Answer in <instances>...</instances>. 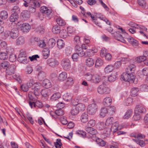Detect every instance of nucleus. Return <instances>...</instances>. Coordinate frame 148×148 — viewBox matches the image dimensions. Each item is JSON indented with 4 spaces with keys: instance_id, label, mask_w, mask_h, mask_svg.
Wrapping results in <instances>:
<instances>
[{
    "instance_id": "473e14b6",
    "label": "nucleus",
    "mask_w": 148,
    "mask_h": 148,
    "mask_svg": "<svg viewBox=\"0 0 148 148\" xmlns=\"http://www.w3.org/2000/svg\"><path fill=\"white\" fill-rule=\"evenodd\" d=\"M117 75V74L116 72H113L108 77V81L110 82L114 81L116 80Z\"/></svg>"
},
{
    "instance_id": "393cba45",
    "label": "nucleus",
    "mask_w": 148,
    "mask_h": 148,
    "mask_svg": "<svg viewBox=\"0 0 148 148\" xmlns=\"http://www.w3.org/2000/svg\"><path fill=\"white\" fill-rule=\"evenodd\" d=\"M93 140L96 141L99 146L103 147L105 146L106 145V143L103 140L100 138H97L96 137Z\"/></svg>"
},
{
    "instance_id": "b1692460",
    "label": "nucleus",
    "mask_w": 148,
    "mask_h": 148,
    "mask_svg": "<svg viewBox=\"0 0 148 148\" xmlns=\"http://www.w3.org/2000/svg\"><path fill=\"white\" fill-rule=\"evenodd\" d=\"M97 52V51L96 49H88L85 53V55L88 57H92L93 56L94 53Z\"/></svg>"
},
{
    "instance_id": "0e129e2a",
    "label": "nucleus",
    "mask_w": 148,
    "mask_h": 148,
    "mask_svg": "<svg viewBox=\"0 0 148 148\" xmlns=\"http://www.w3.org/2000/svg\"><path fill=\"white\" fill-rule=\"evenodd\" d=\"M9 64V63L8 62L4 61L3 62L0 64V66L3 69H7Z\"/></svg>"
},
{
    "instance_id": "2eb2a0df",
    "label": "nucleus",
    "mask_w": 148,
    "mask_h": 148,
    "mask_svg": "<svg viewBox=\"0 0 148 148\" xmlns=\"http://www.w3.org/2000/svg\"><path fill=\"white\" fill-rule=\"evenodd\" d=\"M75 51L79 57H83L85 55V52L84 51L82 48L78 45H77L75 47Z\"/></svg>"
},
{
    "instance_id": "de8ad7c7",
    "label": "nucleus",
    "mask_w": 148,
    "mask_h": 148,
    "mask_svg": "<svg viewBox=\"0 0 148 148\" xmlns=\"http://www.w3.org/2000/svg\"><path fill=\"white\" fill-rule=\"evenodd\" d=\"M57 45L58 47L60 49L64 47V42L62 39L58 40L57 42Z\"/></svg>"
},
{
    "instance_id": "f03ea898",
    "label": "nucleus",
    "mask_w": 148,
    "mask_h": 148,
    "mask_svg": "<svg viewBox=\"0 0 148 148\" xmlns=\"http://www.w3.org/2000/svg\"><path fill=\"white\" fill-rule=\"evenodd\" d=\"M86 130L88 132L86 134V136L88 138H91L93 140L96 137V134L97 132L95 129L88 127L86 128Z\"/></svg>"
},
{
    "instance_id": "0eeeda50",
    "label": "nucleus",
    "mask_w": 148,
    "mask_h": 148,
    "mask_svg": "<svg viewBox=\"0 0 148 148\" xmlns=\"http://www.w3.org/2000/svg\"><path fill=\"white\" fill-rule=\"evenodd\" d=\"M18 61L20 63H23L24 64L28 62V61L27 60L26 55L25 53H21L19 54L18 58Z\"/></svg>"
},
{
    "instance_id": "4468645a",
    "label": "nucleus",
    "mask_w": 148,
    "mask_h": 148,
    "mask_svg": "<svg viewBox=\"0 0 148 148\" xmlns=\"http://www.w3.org/2000/svg\"><path fill=\"white\" fill-rule=\"evenodd\" d=\"M135 67L136 66L135 65L133 64H130L126 69V72L130 74H132L135 75L134 73Z\"/></svg>"
},
{
    "instance_id": "72a5a7b5",
    "label": "nucleus",
    "mask_w": 148,
    "mask_h": 148,
    "mask_svg": "<svg viewBox=\"0 0 148 148\" xmlns=\"http://www.w3.org/2000/svg\"><path fill=\"white\" fill-rule=\"evenodd\" d=\"M94 60L91 58H87L86 61V64L89 67L92 66L94 63Z\"/></svg>"
},
{
    "instance_id": "f3484780",
    "label": "nucleus",
    "mask_w": 148,
    "mask_h": 148,
    "mask_svg": "<svg viewBox=\"0 0 148 148\" xmlns=\"http://www.w3.org/2000/svg\"><path fill=\"white\" fill-rule=\"evenodd\" d=\"M122 128L121 126L119 125L118 122H116L113 124L112 126L111 130L113 131V132H116L117 130H121Z\"/></svg>"
},
{
    "instance_id": "09e8293b",
    "label": "nucleus",
    "mask_w": 148,
    "mask_h": 148,
    "mask_svg": "<svg viewBox=\"0 0 148 148\" xmlns=\"http://www.w3.org/2000/svg\"><path fill=\"white\" fill-rule=\"evenodd\" d=\"M8 58L7 53L5 52L0 53V59L2 60H6Z\"/></svg>"
},
{
    "instance_id": "aec40b11",
    "label": "nucleus",
    "mask_w": 148,
    "mask_h": 148,
    "mask_svg": "<svg viewBox=\"0 0 148 148\" xmlns=\"http://www.w3.org/2000/svg\"><path fill=\"white\" fill-rule=\"evenodd\" d=\"M112 102V100L111 98L107 97L103 99V104L105 106H108L111 105Z\"/></svg>"
},
{
    "instance_id": "5701e85b",
    "label": "nucleus",
    "mask_w": 148,
    "mask_h": 148,
    "mask_svg": "<svg viewBox=\"0 0 148 148\" xmlns=\"http://www.w3.org/2000/svg\"><path fill=\"white\" fill-rule=\"evenodd\" d=\"M88 115L87 112H84L82 114L80 120L83 123H86L88 121Z\"/></svg>"
},
{
    "instance_id": "9b49d317",
    "label": "nucleus",
    "mask_w": 148,
    "mask_h": 148,
    "mask_svg": "<svg viewBox=\"0 0 148 148\" xmlns=\"http://www.w3.org/2000/svg\"><path fill=\"white\" fill-rule=\"evenodd\" d=\"M11 38L12 39H15L18 36V31L16 28L12 29L9 32Z\"/></svg>"
},
{
    "instance_id": "c85d7f7f",
    "label": "nucleus",
    "mask_w": 148,
    "mask_h": 148,
    "mask_svg": "<svg viewBox=\"0 0 148 148\" xmlns=\"http://www.w3.org/2000/svg\"><path fill=\"white\" fill-rule=\"evenodd\" d=\"M8 17V14L6 11H2L0 13V18L2 20H5Z\"/></svg>"
},
{
    "instance_id": "a211bd4d",
    "label": "nucleus",
    "mask_w": 148,
    "mask_h": 148,
    "mask_svg": "<svg viewBox=\"0 0 148 148\" xmlns=\"http://www.w3.org/2000/svg\"><path fill=\"white\" fill-rule=\"evenodd\" d=\"M115 35V38L117 40L123 43L125 42V40L122 36L120 32L119 31L116 32Z\"/></svg>"
},
{
    "instance_id": "37998d69",
    "label": "nucleus",
    "mask_w": 148,
    "mask_h": 148,
    "mask_svg": "<svg viewBox=\"0 0 148 148\" xmlns=\"http://www.w3.org/2000/svg\"><path fill=\"white\" fill-rule=\"evenodd\" d=\"M21 15L23 18L24 19V20H26L29 17L30 13L28 11H25L21 13Z\"/></svg>"
},
{
    "instance_id": "f8f14e48",
    "label": "nucleus",
    "mask_w": 148,
    "mask_h": 148,
    "mask_svg": "<svg viewBox=\"0 0 148 148\" xmlns=\"http://www.w3.org/2000/svg\"><path fill=\"white\" fill-rule=\"evenodd\" d=\"M74 83L73 79L70 77H68L66 82L63 86V88L65 89L68 88L70 86L72 85Z\"/></svg>"
},
{
    "instance_id": "680f3d73",
    "label": "nucleus",
    "mask_w": 148,
    "mask_h": 148,
    "mask_svg": "<svg viewBox=\"0 0 148 148\" xmlns=\"http://www.w3.org/2000/svg\"><path fill=\"white\" fill-rule=\"evenodd\" d=\"M75 106L78 109V110L79 111V110H84L85 108V105L84 104L82 103L76 104Z\"/></svg>"
},
{
    "instance_id": "423d86ee",
    "label": "nucleus",
    "mask_w": 148,
    "mask_h": 148,
    "mask_svg": "<svg viewBox=\"0 0 148 148\" xmlns=\"http://www.w3.org/2000/svg\"><path fill=\"white\" fill-rule=\"evenodd\" d=\"M40 11L42 13L45 14L47 15V17L48 19H50L52 17L51 10L48 9L45 6H42L40 8Z\"/></svg>"
},
{
    "instance_id": "49530a36",
    "label": "nucleus",
    "mask_w": 148,
    "mask_h": 148,
    "mask_svg": "<svg viewBox=\"0 0 148 148\" xmlns=\"http://www.w3.org/2000/svg\"><path fill=\"white\" fill-rule=\"evenodd\" d=\"M56 41L53 38L50 39L48 42V45L49 48H52L55 45Z\"/></svg>"
},
{
    "instance_id": "f704fd0d",
    "label": "nucleus",
    "mask_w": 148,
    "mask_h": 148,
    "mask_svg": "<svg viewBox=\"0 0 148 148\" xmlns=\"http://www.w3.org/2000/svg\"><path fill=\"white\" fill-rule=\"evenodd\" d=\"M49 51H50L47 48L44 49L42 51V55L44 59H46L48 57L49 55Z\"/></svg>"
},
{
    "instance_id": "9d476101",
    "label": "nucleus",
    "mask_w": 148,
    "mask_h": 148,
    "mask_svg": "<svg viewBox=\"0 0 148 148\" xmlns=\"http://www.w3.org/2000/svg\"><path fill=\"white\" fill-rule=\"evenodd\" d=\"M29 104L31 108H32L33 107L35 108L37 107L41 108L43 106L42 103L39 101H36L35 102L29 101Z\"/></svg>"
},
{
    "instance_id": "20e7f679",
    "label": "nucleus",
    "mask_w": 148,
    "mask_h": 148,
    "mask_svg": "<svg viewBox=\"0 0 148 148\" xmlns=\"http://www.w3.org/2000/svg\"><path fill=\"white\" fill-rule=\"evenodd\" d=\"M98 109V106L96 103H92L89 105L87 107V111L89 114L92 115L95 114Z\"/></svg>"
},
{
    "instance_id": "dca6fc26",
    "label": "nucleus",
    "mask_w": 148,
    "mask_h": 148,
    "mask_svg": "<svg viewBox=\"0 0 148 148\" xmlns=\"http://www.w3.org/2000/svg\"><path fill=\"white\" fill-rule=\"evenodd\" d=\"M20 28L22 32H27L30 30L31 26L28 23H25L21 25Z\"/></svg>"
},
{
    "instance_id": "c756f323",
    "label": "nucleus",
    "mask_w": 148,
    "mask_h": 148,
    "mask_svg": "<svg viewBox=\"0 0 148 148\" xmlns=\"http://www.w3.org/2000/svg\"><path fill=\"white\" fill-rule=\"evenodd\" d=\"M61 96V95L60 93L59 92L55 93L51 96L50 99L52 101H56L60 98Z\"/></svg>"
},
{
    "instance_id": "338daca9",
    "label": "nucleus",
    "mask_w": 148,
    "mask_h": 148,
    "mask_svg": "<svg viewBox=\"0 0 148 148\" xmlns=\"http://www.w3.org/2000/svg\"><path fill=\"white\" fill-rule=\"evenodd\" d=\"M56 115L58 116H62L64 114V112L62 109H59L55 111Z\"/></svg>"
},
{
    "instance_id": "6ab92c4d",
    "label": "nucleus",
    "mask_w": 148,
    "mask_h": 148,
    "mask_svg": "<svg viewBox=\"0 0 148 148\" xmlns=\"http://www.w3.org/2000/svg\"><path fill=\"white\" fill-rule=\"evenodd\" d=\"M51 90L47 88L43 89L41 92V95L44 97H47L51 95Z\"/></svg>"
},
{
    "instance_id": "ddd939ff",
    "label": "nucleus",
    "mask_w": 148,
    "mask_h": 148,
    "mask_svg": "<svg viewBox=\"0 0 148 148\" xmlns=\"http://www.w3.org/2000/svg\"><path fill=\"white\" fill-rule=\"evenodd\" d=\"M47 63L50 66L55 67L58 66L59 64L58 61L53 58H49L47 60Z\"/></svg>"
},
{
    "instance_id": "5fc2aeb1",
    "label": "nucleus",
    "mask_w": 148,
    "mask_h": 148,
    "mask_svg": "<svg viewBox=\"0 0 148 148\" xmlns=\"http://www.w3.org/2000/svg\"><path fill=\"white\" fill-rule=\"evenodd\" d=\"M132 114V110H129L126 112L123 116L124 119H128L129 118Z\"/></svg>"
},
{
    "instance_id": "ea45409f",
    "label": "nucleus",
    "mask_w": 148,
    "mask_h": 148,
    "mask_svg": "<svg viewBox=\"0 0 148 148\" xmlns=\"http://www.w3.org/2000/svg\"><path fill=\"white\" fill-rule=\"evenodd\" d=\"M108 112L107 109L105 108H102L100 113V116L102 117L105 116Z\"/></svg>"
},
{
    "instance_id": "4c0bfd02",
    "label": "nucleus",
    "mask_w": 148,
    "mask_h": 148,
    "mask_svg": "<svg viewBox=\"0 0 148 148\" xmlns=\"http://www.w3.org/2000/svg\"><path fill=\"white\" fill-rule=\"evenodd\" d=\"M18 15L16 13H13L11 14L10 17V21L11 22H14L17 20Z\"/></svg>"
},
{
    "instance_id": "7ed1b4c3",
    "label": "nucleus",
    "mask_w": 148,
    "mask_h": 148,
    "mask_svg": "<svg viewBox=\"0 0 148 148\" xmlns=\"http://www.w3.org/2000/svg\"><path fill=\"white\" fill-rule=\"evenodd\" d=\"M98 93L101 94H107L110 93V90L106 85L102 84L97 88Z\"/></svg>"
},
{
    "instance_id": "e2e57ef3",
    "label": "nucleus",
    "mask_w": 148,
    "mask_h": 148,
    "mask_svg": "<svg viewBox=\"0 0 148 148\" xmlns=\"http://www.w3.org/2000/svg\"><path fill=\"white\" fill-rule=\"evenodd\" d=\"M146 59V58L143 55V56L137 57L135 59L136 60L139 62H140L143 61L144 62Z\"/></svg>"
},
{
    "instance_id": "774afa93",
    "label": "nucleus",
    "mask_w": 148,
    "mask_h": 148,
    "mask_svg": "<svg viewBox=\"0 0 148 148\" xmlns=\"http://www.w3.org/2000/svg\"><path fill=\"white\" fill-rule=\"evenodd\" d=\"M9 60L10 62H12L16 61V57L15 55L14 54H11L9 56Z\"/></svg>"
},
{
    "instance_id": "7c9ffc66",
    "label": "nucleus",
    "mask_w": 148,
    "mask_h": 148,
    "mask_svg": "<svg viewBox=\"0 0 148 148\" xmlns=\"http://www.w3.org/2000/svg\"><path fill=\"white\" fill-rule=\"evenodd\" d=\"M67 77V74L65 72H62L60 74L58 77V79L61 81H64Z\"/></svg>"
},
{
    "instance_id": "4d7b16f0",
    "label": "nucleus",
    "mask_w": 148,
    "mask_h": 148,
    "mask_svg": "<svg viewBox=\"0 0 148 148\" xmlns=\"http://www.w3.org/2000/svg\"><path fill=\"white\" fill-rule=\"evenodd\" d=\"M113 121H114V118L113 117L108 118L106 121V125L108 126L111 125L112 124Z\"/></svg>"
},
{
    "instance_id": "f257e3e1",
    "label": "nucleus",
    "mask_w": 148,
    "mask_h": 148,
    "mask_svg": "<svg viewBox=\"0 0 148 148\" xmlns=\"http://www.w3.org/2000/svg\"><path fill=\"white\" fill-rule=\"evenodd\" d=\"M135 77V75H133L132 74H130L126 72L123 73L121 75V78L122 79L130 83L134 82Z\"/></svg>"
},
{
    "instance_id": "6e6d98bb",
    "label": "nucleus",
    "mask_w": 148,
    "mask_h": 148,
    "mask_svg": "<svg viewBox=\"0 0 148 148\" xmlns=\"http://www.w3.org/2000/svg\"><path fill=\"white\" fill-rule=\"evenodd\" d=\"M97 128L99 129V130H102L104 129L106 127V123L105 124L104 122H100L97 125Z\"/></svg>"
},
{
    "instance_id": "603ef678",
    "label": "nucleus",
    "mask_w": 148,
    "mask_h": 148,
    "mask_svg": "<svg viewBox=\"0 0 148 148\" xmlns=\"http://www.w3.org/2000/svg\"><path fill=\"white\" fill-rule=\"evenodd\" d=\"M139 91V89L137 88H132L131 94L132 96L135 97L138 94V92Z\"/></svg>"
},
{
    "instance_id": "13d9d810",
    "label": "nucleus",
    "mask_w": 148,
    "mask_h": 148,
    "mask_svg": "<svg viewBox=\"0 0 148 148\" xmlns=\"http://www.w3.org/2000/svg\"><path fill=\"white\" fill-rule=\"evenodd\" d=\"M136 136H137L136 139H133V140L134 141H135V140H142V139L144 138L145 137L144 135L139 133H137Z\"/></svg>"
},
{
    "instance_id": "69168bd1",
    "label": "nucleus",
    "mask_w": 148,
    "mask_h": 148,
    "mask_svg": "<svg viewBox=\"0 0 148 148\" xmlns=\"http://www.w3.org/2000/svg\"><path fill=\"white\" fill-rule=\"evenodd\" d=\"M103 64V62L101 59H98L96 61L95 65L96 67L101 66Z\"/></svg>"
},
{
    "instance_id": "3c124183",
    "label": "nucleus",
    "mask_w": 148,
    "mask_h": 148,
    "mask_svg": "<svg viewBox=\"0 0 148 148\" xmlns=\"http://www.w3.org/2000/svg\"><path fill=\"white\" fill-rule=\"evenodd\" d=\"M32 2L33 4L32 5H33L32 7L34 8H35L36 7H39L40 6V1L38 0H33Z\"/></svg>"
},
{
    "instance_id": "79ce46f5",
    "label": "nucleus",
    "mask_w": 148,
    "mask_h": 148,
    "mask_svg": "<svg viewBox=\"0 0 148 148\" xmlns=\"http://www.w3.org/2000/svg\"><path fill=\"white\" fill-rule=\"evenodd\" d=\"M52 32L55 34H57L60 33V27L58 26L57 25H55L53 27L52 29Z\"/></svg>"
},
{
    "instance_id": "2f4dec72",
    "label": "nucleus",
    "mask_w": 148,
    "mask_h": 148,
    "mask_svg": "<svg viewBox=\"0 0 148 148\" xmlns=\"http://www.w3.org/2000/svg\"><path fill=\"white\" fill-rule=\"evenodd\" d=\"M78 109L77 108L76 106H74L73 107L71 110V113L73 116L77 115L79 112Z\"/></svg>"
},
{
    "instance_id": "39448f33",
    "label": "nucleus",
    "mask_w": 148,
    "mask_h": 148,
    "mask_svg": "<svg viewBox=\"0 0 148 148\" xmlns=\"http://www.w3.org/2000/svg\"><path fill=\"white\" fill-rule=\"evenodd\" d=\"M61 64L63 69L66 71H69L71 68V62L67 58H64L62 60Z\"/></svg>"
},
{
    "instance_id": "8fccbe9b",
    "label": "nucleus",
    "mask_w": 148,
    "mask_h": 148,
    "mask_svg": "<svg viewBox=\"0 0 148 148\" xmlns=\"http://www.w3.org/2000/svg\"><path fill=\"white\" fill-rule=\"evenodd\" d=\"M72 51V48L70 47H68L65 48L64 53L66 56H68L71 54Z\"/></svg>"
},
{
    "instance_id": "bb28decb",
    "label": "nucleus",
    "mask_w": 148,
    "mask_h": 148,
    "mask_svg": "<svg viewBox=\"0 0 148 148\" xmlns=\"http://www.w3.org/2000/svg\"><path fill=\"white\" fill-rule=\"evenodd\" d=\"M128 40L129 42L133 46H136L138 45V41L132 37H129L128 38Z\"/></svg>"
},
{
    "instance_id": "c03bdc74",
    "label": "nucleus",
    "mask_w": 148,
    "mask_h": 148,
    "mask_svg": "<svg viewBox=\"0 0 148 148\" xmlns=\"http://www.w3.org/2000/svg\"><path fill=\"white\" fill-rule=\"evenodd\" d=\"M114 66L112 65H108L105 68L104 71L107 73H108L112 71L114 69Z\"/></svg>"
},
{
    "instance_id": "412c9836",
    "label": "nucleus",
    "mask_w": 148,
    "mask_h": 148,
    "mask_svg": "<svg viewBox=\"0 0 148 148\" xmlns=\"http://www.w3.org/2000/svg\"><path fill=\"white\" fill-rule=\"evenodd\" d=\"M101 79L100 76L97 74H95L93 75L92 81L95 83L97 84L101 81Z\"/></svg>"
},
{
    "instance_id": "cd10ccee",
    "label": "nucleus",
    "mask_w": 148,
    "mask_h": 148,
    "mask_svg": "<svg viewBox=\"0 0 148 148\" xmlns=\"http://www.w3.org/2000/svg\"><path fill=\"white\" fill-rule=\"evenodd\" d=\"M138 3L143 8L145 9L148 8V5L147 4L145 0H138Z\"/></svg>"
},
{
    "instance_id": "864d4df0",
    "label": "nucleus",
    "mask_w": 148,
    "mask_h": 148,
    "mask_svg": "<svg viewBox=\"0 0 148 148\" xmlns=\"http://www.w3.org/2000/svg\"><path fill=\"white\" fill-rule=\"evenodd\" d=\"M125 104L126 106L132 105L133 103V99L131 97H129L125 100Z\"/></svg>"
},
{
    "instance_id": "a878e982",
    "label": "nucleus",
    "mask_w": 148,
    "mask_h": 148,
    "mask_svg": "<svg viewBox=\"0 0 148 148\" xmlns=\"http://www.w3.org/2000/svg\"><path fill=\"white\" fill-rule=\"evenodd\" d=\"M42 84L43 86L47 88H50L51 86V81L47 79L43 80Z\"/></svg>"
},
{
    "instance_id": "bf43d9fd",
    "label": "nucleus",
    "mask_w": 148,
    "mask_h": 148,
    "mask_svg": "<svg viewBox=\"0 0 148 148\" xmlns=\"http://www.w3.org/2000/svg\"><path fill=\"white\" fill-rule=\"evenodd\" d=\"M93 75L90 73H88L84 75L85 78L88 81H92Z\"/></svg>"
},
{
    "instance_id": "1a4fd4ad",
    "label": "nucleus",
    "mask_w": 148,
    "mask_h": 148,
    "mask_svg": "<svg viewBox=\"0 0 148 148\" xmlns=\"http://www.w3.org/2000/svg\"><path fill=\"white\" fill-rule=\"evenodd\" d=\"M146 109L143 105L142 104L137 105L135 108V113L136 114H141L145 112Z\"/></svg>"
},
{
    "instance_id": "a19ab883",
    "label": "nucleus",
    "mask_w": 148,
    "mask_h": 148,
    "mask_svg": "<svg viewBox=\"0 0 148 148\" xmlns=\"http://www.w3.org/2000/svg\"><path fill=\"white\" fill-rule=\"evenodd\" d=\"M56 21L57 24L60 26H63L66 24L65 21L60 17L56 19Z\"/></svg>"
},
{
    "instance_id": "4be33fe9",
    "label": "nucleus",
    "mask_w": 148,
    "mask_h": 148,
    "mask_svg": "<svg viewBox=\"0 0 148 148\" xmlns=\"http://www.w3.org/2000/svg\"><path fill=\"white\" fill-rule=\"evenodd\" d=\"M25 42L24 38L22 36L19 37L16 40V44L17 46H20L23 45Z\"/></svg>"
},
{
    "instance_id": "58836bf2",
    "label": "nucleus",
    "mask_w": 148,
    "mask_h": 148,
    "mask_svg": "<svg viewBox=\"0 0 148 148\" xmlns=\"http://www.w3.org/2000/svg\"><path fill=\"white\" fill-rule=\"evenodd\" d=\"M34 39L35 41L38 42V45L40 47L43 48L45 46L46 44L43 40H38V39L36 38H35Z\"/></svg>"
},
{
    "instance_id": "6e6552de",
    "label": "nucleus",
    "mask_w": 148,
    "mask_h": 148,
    "mask_svg": "<svg viewBox=\"0 0 148 148\" xmlns=\"http://www.w3.org/2000/svg\"><path fill=\"white\" fill-rule=\"evenodd\" d=\"M16 66L14 64L9 65L6 69L7 74L11 75L14 74L16 71Z\"/></svg>"
},
{
    "instance_id": "a18cd8bd",
    "label": "nucleus",
    "mask_w": 148,
    "mask_h": 148,
    "mask_svg": "<svg viewBox=\"0 0 148 148\" xmlns=\"http://www.w3.org/2000/svg\"><path fill=\"white\" fill-rule=\"evenodd\" d=\"M111 131L110 127H106L104 131L103 134L106 137H108L109 136Z\"/></svg>"
},
{
    "instance_id": "052dcab7",
    "label": "nucleus",
    "mask_w": 148,
    "mask_h": 148,
    "mask_svg": "<svg viewBox=\"0 0 148 148\" xmlns=\"http://www.w3.org/2000/svg\"><path fill=\"white\" fill-rule=\"evenodd\" d=\"M76 133L79 135L80 136L85 137L86 136V132L83 130H78L76 131Z\"/></svg>"
},
{
    "instance_id": "c9c22d12",
    "label": "nucleus",
    "mask_w": 148,
    "mask_h": 148,
    "mask_svg": "<svg viewBox=\"0 0 148 148\" xmlns=\"http://www.w3.org/2000/svg\"><path fill=\"white\" fill-rule=\"evenodd\" d=\"M63 99L66 101H69L72 99V96L71 94L69 93H66L64 94L63 96Z\"/></svg>"
},
{
    "instance_id": "e433bc0d",
    "label": "nucleus",
    "mask_w": 148,
    "mask_h": 148,
    "mask_svg": "<svg viewBox=\"0 0 148 148\" xmlns=\"http://www.w3.org/2000/svg\"><path fill=\"white\" fill-rule=\"evenodd\" d=\"M42 68L41 67H38L36 69V71L37 72V74H38V76L39 77H45V73L41 71Z\"/></svg>"
}]
</instances>
